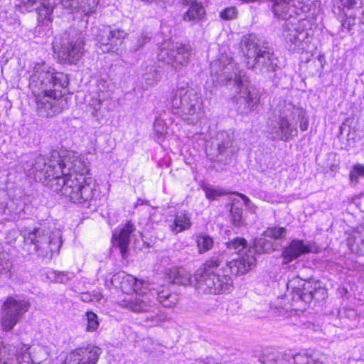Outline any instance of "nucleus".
Listing matches in <instances>:
<instances>
[{"mask_svg":"<svg viewBox=\"0 0 364 364\" xmlns=\"http://www.w3.org/2000/svg\"><path fill=\"white\" fill-rule=\"evenodd\" d=\"M135 230L134 225L127 222L118 235L114 234V245L120 250L122 257L125 258L130 241V235Z\"/></svg>","mask_w":364,"mask_h":364,"instance_id":"nucleus-21","label":"nucleus"},{"mask_svg":"<svg viewBox=\"0 0 364 364\" xmlns=\"http://www.w3.org/2000/svg\"><path fill=\"white\" fill-rule=\"evenodd\" d=\"M360 15L352 12H346V18L342 21V26L348 31H351L355 26L356 19L359 20Z\"/></svg>","mask_w":364,"mask_h":364,"instance_id":"nucleus-43","label":"nucleus"},{"mask_svg":"<svg viewBox=\"0 0 364 364\" xmlns=\"http://www.w3.org/2000/svg\"><path fill=\"white\" fill-rule=\"evenodd\" d=\"M125 35L123 31L104 26L99 28L95 34L97 46L103 53L116 51L122 45Z\"/></svg>","mask_w":364,"mask_h":364,"instance_id":"nucleus-11","label":"nucleus"},{"mask_svg":"<svg viewBox=\"0 0 364 364\" xmlns=\"http://www.w3.org/2000/svg\"><path fill=\"white\" fill-rule=\"evenodd\" d=\"M192 364H221V363H216L212 359H207L206 360H196Z\"/></svg>","mask_w":364,"mask_h":364,"instance_id":"nucleus-54","label":"nucleus"},{"mask_svg":"<svg viewBox=\"0 0 364 364\" xmlns=\"http://www.w3.org/2000/svg\"><path fill=\"white\" fill-rule=\"evenodd\" d=\"M287 234V229L282 227H269L264 232L266 237H270L274 240L283 239Z\"/></svg>","mask_w":364,"mask_h":364,"instance_id":"nucleus-37","label":"nucleus"},{"mask_svg":"<svg viewBox=\"0 0 364 364\" xmlns=\"http://www.w3.org/2000/svg\"><path fill=\"white\" fill-rule=\"evenodd\" d=\"M330 169L333 172H336L338 170V165L333 164L330 166Z\"/></svg>","mask_w":364,"mask_h":364,"instance_id":"nucleus-59","label":"nucleus"},{"mask_svg":"<svg viewBox=\"0 0 364 364\" xmlns=\"http://www.w3.org/2000/svg\"><path fill=\"white\" fill-rule=\"evenodd\" d=\"M255 266V259L250 253L238 257L227 262L226 268L217 272H208L199 275L195 272L196 287L205 294H218L226 293L232 288V282L230 274L242 275Z\"/></svg>","mask_w":364,"mask_h":364,"instance_id":"nucleus-4","label":"nucleus"},{"mask_svg":"<svg viewBox=\"0 0 364 364\" xmlns=\"http://www.w3.org/2000/svg\"><path fill=\"white\" fill-rule=\"evenodd\" d=\"M231 221L234 226L241 227L245 225V220L242 217V208L235 204H232L230 210Z\"/></svg>","mask_w":364,"mask_h":364,"instance_id":"nucleus-34","label":"nucleus"},{"mask_svg":"<svg viewBox=\"0 0 364 364\" xmlns=\"http://www.w3.org/2000/svg\"><path fill=\"white\" fill-rule=\"evenodd\" d=\"M205 15V9L202 4H195L190 6L183 16L185 21H199Z\"/></svg>","mask_w":364,"mask_h":364,"instance_id":"nucleus-30","label":"nucleus"},{"mask_svg":"<svg viewBox=\"0 0 364 364\" xmlns=\"http://www.w3.org/2000/svg\"><path fill=\"white\" fill-rule=\"evenodd\" d=\"M100 105H101V100H97V102L93 104L92 105L94 106V108L95 109H98L100 107Z\"/></svg>","mask_w":364,"mask_h":364,"instance_id":"nucleus-58","label":"nucleus"},{"mask_svg":"<svg viewBox=\"0 0 364 364\" xmlns=\"http://www.w3.org/2000/svg\"><path fill=\"white\" fill-rule=\"evenodd\" d=\"M80 0H61L60 6L68 14H80Z\"/></svg>","mask_w":364,"mask_h":364,"instance_id":"nucleus-39","label":"nucleus"},{"mask_svg":"<svg viewBox=\"0 0 364 364\" xmlns=\"http://www.w3.org/2000/svg\"><path fill=\"white\" fill-rule=\"evenodd\" d=\"M258 53L256 59L248 63L249 69H255L264 75L272 73L278 69L279 60L271 48L264 47Z\"/></svg>","mask_w":364,"mask_h":364,"instance_id":"nucleus-12","label":"nucleus"},{"mask_svg":"<svg viewBox=\"0 0 364 364\" xmlns=\"http://www.w3.org/2000/svg\"><path fill=\"white\" fill-rule=\"evenodd\" d=\"M283 36L289 50L296 51L304 49V44L308 33L306 31L301 28L299 23L286 22Z\"/></svg>","mask_w":364,"mask_h":364,"instance_id":"nucleus-14","label":"nucleus"},{"mask_svg":"<svg viewBox=\"0 0 364 364\" xmlns=\"http://www.w3.org/2000/svg\"><path fill=\"white\" fill-rule=\"evenodd\" d=\"M192 54V48L189 45L174 43L169 40L163 42L158 53L159 60L171 65L177 69L186 65Z\"/></svg>","mask_w":364,"mask_h":364,"instance_id":"nucleus-9","label":"nucleus"},{"mask_svg":"<svg viewBox=\"0 0 364 364\" xmlns=\"http://www.w3.org/2000/svg\"><path fill=\"white\" fill-rule=\"evenodd\" d=\"M53 275V281L57 283H65L69 280L67 274H65L63 272H52Z\"/></svg>","mask_w":364,"mask_h":364,"instance_id":"nucleus-48","label":"nucleus"},{"mask_svg":"<svg viewBox=\"0 0 364 364\" xmlns=\"http://www.w3.org/2000/svg\"><path fill=\"white\" fill-rule=\"evenodd\" d=\"M15 347L0 342V364H16Z\"/></svg>","mask_w":364,"mask_h":364,"instance_id":"nucleus-29","label":"nucleus"},{"mask_svg":"<svg viewBox=\"0 0 364 364\" xmlns=\"http://www.w3.org/2000/svg\"><path fill=\"white\" fill-rule=\"evenodd\" d=\"M98 3L99 0H80V14L87 16L95 13Z\"/></svg>","mask_w":364,"mask_h":364,"instance_id":"nucleus-33","label":"nucleus"},{"mask_svg":"<svg viewBox=\"0 0 364 364\" xmlns=\"http://www.w3.org/2000/svg\"><path fill=\"white\" fill-rule=\"evenodd\" d=\"M258 360L262 364H278L277 357L272 352H267L259 357Z\"/></svg>","mask_w":364,"mask_h":364,"instance_id":"nucleus-46","label":"nucleus"},{"mask_svg":"<svg viewBox=\"0 0 364 364\" xmlns=\"http://www.w3.org/2000/svg\"><path fill=\"white\" fill-rule=\"evenodd\" d=\"M350 181L353 186H355L358 183L359 178L364 177V166L356 164L353 166L350 172Z\"/></svg>","mask_w":364,"mask_h":364,"instance_id":"nucleus-40","label":"nucleus"},{"mask_svg":"<svg viewBox=\"0 0 364 364\" xmlns=\"http://www.w3.org/2000/svg\"><path fill=\"white\" fill-rule=\"evenodd\" d=\"M155 294L127 295L118 301V304L135 313L151 311L154 307Z\"/></svg>","mask_w":364,"mask_h":364,"instance_id":"nucleus-13","label":"nucleus"},{"mask_svg":"<svg viewBox=\"0 0 364 364\" xmlns=\"http://www.w3.org/2000/svg\"><path fill=\"white\" fill-rule=\"evenodd\" d=\"M69 84L67 75L55 70L45 62L36 63L29 78L28 88L35 97L38 114L50 117L55 114V103L62 89Z\"/></svg>","mask_w":364,"mask_h":364,"instance_id":"nucleus-2","label":"nucleus"},{"mask_svg":"<svg viewBox=\"0 0 364 364\" xmlns=\"http://www.w3.org/2000/svg\"><path fill=\"white\" fill-rule=\"evenodd\" d=\"M18 166L36 181L84 207L88 208L99 195L95 181L87 176V159L76 152L54 150L48 158L26 154L20 156Z\"/></svg>","mask_w":364,"mask_h":364,"instance_id":"nucleus-1","label":"nucleus"},{"mask_svg":"<svg viewBox=\"0 0 364 364\" xmlns=\"http://www.w3.org/2000/svg\"><path fill=\"white\" fill-rule=\"evenodd\" d=\"M349 364H364V360L360 359V360H349Z\"/></svg>","mask_w":364,"mask_h":364,"instance_id":"nucleus-57","label":"nucleus"},{"mask_svg":"<svg viewBox=\"0 0 364 364\" xmlns=\"http://www.w3.org/2000/svg\"><path fill=\"white\" fill-rule=\"evenodd\" d=\"M227 249L232 250L235 253H240L242 250L247 248V242L243 237H237L226 242Z\"/></svg>","mask_w":364,"mask_h":364,"instance_id":"nucleus-35","label":"nucleus"},{"mask_svg":"<svg viewBox=\"0 0 364 364\" xmlns=\"http://www.w3.org/2000/svg\"><path fill=\"white\" fill-rule=\"evenodd\" d=\"M255 247L253 248L250 247L247 250L245 254L242 255L240 257H243L247 255V254H252L254 258L255 253L257 252L258 254H264L269 253L274 250V244L271 240H269L265 237H260L256 239L255 240ZM256 260V259H255Z\"/></svg>","mask_w":364,"mask_h":364,"instance_id":"nucleus-27","label":"nucleus"},{"mask_svg":"<svg viewBox=\"0 0 364 364\" xmlns=\"http://www.w3.org/2000/svg\"><path fill=\"white\" fill-rule=\"evenodd\" d=\"M340 134L341 135H346V136H349L351 134V128L350 126L347 123V122L343 123L340 127Z\"/></svg>","mask_w":364,"mask_h":364,"instance_id":"nucleus-51","label":"nucleus"},{"mask_svg":"<svg viewBox=\"0 0 364 364\" xmlns=\"http://www.w3.org/2000/svg\"><path fill=\"white\" fill-rule=\"evenodd\" d=\"M145 282L143 280L137 279L136 278V282L133 285L134 288L132 291H134L136 294H157V300L166 308H171L174 306L178 301V295L175 293H171L169 289L163 288L161 290L158 291L156 293L154 292H146L144 289L146 288L144 287Z\"/></svg>","mask_w":364,"mask_h":364,"instance_id":"nucleus-16","label":"nucleus"},{"mask_svg":"<svg viewBox=\"0 0 364 364\" xmlns=\"http://www.w3.org/2000/svg\"><path fill=\"white\" fill-rule=\"evenodd\" d=\"M54 53L63 63L75 64L83 55L84 41L80 37L70 38L67 34L60 38H55L53 43Z\"/></svg>","mask_w":364,"mask_h":364,"instance_id":"nucleus-7","label":"nucleus"},{"mask_svg":"<svg viewBox=\"0 0 364 364\" xmlns=\"http://www.w3.org/2000/svg\"><path fill=\"white\" fill-rule=\"evenodd\" d=\"M12 267V263L8 258V254L0 250V277H10V271Z\"/></svg>","mask_w":364,"mask_h":364,"instance_id":"nucleus-36","label":"nucleus"},{"mask_svg":"<svg viewBox=\"0 0 364 364\" xmlns=\"http://www.w3.org/2000/svg\"><path fill=\"white\" fill-rule=\"evenodd\" d=\"M29 347L26 345H21V346L16 349L14 353V358H16V364H21L22 362L24 363H34L32 360L30 353H28Z\"/></svg>","mask_w":364,"mask_h":364,"instance_id":"nucleus-32","label":"nucleus"},{"mask_svg":"<svg viewBox=\"0 0 364 364\" xmlns=\"http://www.w3.org/2000/svg\"><path fill=\"white\" fill-rule=\"evenodd\" d=\"M305 117V110L291 102L284 103L279 110V125L284 135L294 136L297 134L299 121Z\"/></svg>","mask_w":364,"mask_h":364,"instance_id":"nucleus-10","label":"nucleus"},{"mask_svg":"<svg viewBox=\"0 0 364 364\" xmlns=\"http://www.w3.org/2000/svg\"><path fill=\"white\" fill-rule=\"evenodd\" d=\"M31 304L28 301L16 297L6 299L1 311L0 324L4 331H11L28 311Z\"/></svg>","mask_w":364,"mask_h":364,"instance_id":"nucleus-8","label":"nucleus"},{"mask_svg":"<svg viewBox=\"0 0 364 364\" xmlns=\"http://www.w3.org/2000/svg\"><path fill=\"white\" fill-rule=\"evenodd\" d=\"M40 0H21L22 4L27 9H33Z\"/></svg>","mask_w":364,"mask_h":364,"instance_id":"nucleus-52","label":"nucleus"},{"mask_svg":"<svg viewBox=\"0 0 364 364\" xmlns=\"http://www.w3.org/2000/svg\"><path fill=\"white\" fill-rule=\"evenodd\" d=\"M57 9V6H54L50 3H41V6L37 9L38 21L42 24H47L52 21V14L54 9Z\"/></svg>","mask_w":364,"mask_h":364,"instance_id":"nucleus-28","label":"nucleus"},{"mask_svg":"<svg viewBox=\"0 0 364 364\" xmlns=\"http://www.w3.org/2000/svg\"><path fill=\"white\" fill-rule=\"evenodd\" d=\"M240 51L245 58L246 65L248 68V63L256 59L259 50L264 48L259 44V40L254 34H249L242 37L240 43Z\"/></svg>","mask_w":364,"mask_h":364,"instance_id":"nucleus-18","label":"nucleus"},{"mask_svg":"<svg viewBox=\"0 0 364 364\" xmlns=\"http://www.w3.org/2000/svg\"><path fill=\"white\" fill-rule=\"evenodd\" d=\"M86 320H87V331H95L97 329L99 326L98 317L96 314L92 311H87L86 313Z\"/></svg>","mask_w":364,"mask_h":364,"instance_id":"nucleus-42","label":"nucleus"},{"mask_svg":"<svg viewBox=\"0 0 364 364\" xmlns=\"http://www.w3.org/2000/svg\"><path fill=\"white\" fill-rule=\"evenodd\" d=\"M196 243L198 252L203 254L213 248L214 242L210 236L205 234H200L196 237Z\"/></svg>","mask_w":364,"mask_h":364,"instance_id":"nucleus-31","label":"nucleus"},{"mask_svg":"<svg viewBox=\"0 0 364 364\" xmlns=\"http://www.w3.org/2000/svg\"><path fill=\"white\" fill-rule=\"evenodd\" d=\"M237 194L238 196H240V197L242 199V200L244 201L245 205L248 206L249 204L251 203L250 200L246 196H245L242 193H237Z\"/></svg>","mask_w":364,"mask_h":364,"instance_id":"nucleus-56","label":"nucleus"},{"mask_svg":"<svg viewBox=\"0 0 364 364\" xmlns=\"http://www.w3.org/2000/svg\"><path fill=\"white\" fill-rule=\"evenodd\" d=\"M136 282V277L124 272L114 274L111 279L110 284L115 288L121 289L123 292L129 294L133 290V285Z\"/></svg>","mask_w":364,"mask_h":364,"instance_id":"nucleus-23","label":"nucleus"},{"mask_svg":"<svg viewBox=\"0 0 364 364\" xmlns=\"http://www.w3.org/2000/svg\"><path fill=\"white\" fill-rule=\"evenodd\" d=\"M272 9L275 16L281 18H286L287 16L292 18L301 10L303 2L301 0H274Z\"/></svg>","mask_w":364,"mask_h":364,"instance_id":"nucleus-17","label":"nucleus"},{"mask_svg":"<svg viewBox=\"0 0 364 364\" xmlns=\"http://www.w3.org/2000/svg\"><path fill=\"white\" fill-rule=\"evenodd\" d=\"M228 254L226 251L214 252L196 272H198L199 275H201V274L208 273V272H217L218 270V268L224 262H225V264L229 262L227 258Z\"/></svg>","mask_w":364,"mask_h":364,"instance_id":"nucleus-22","label":"nucleus"},{"mask_svg":"<svg viewBox=\"0 0 364 364\" xmlns=\"http://www.w3.org/2000/svg\"><path fill=\"white\" fill-rule=\"evenodd\" d=\"M149 39V38L147 36L142 34L138 39L137 43L134 45V49L135 50L140 49L144 44L148 42Z\"/></svg>","mask_w":364,"mask_h":364,"instance_id":"nucleus-50","label":"nucleus"},{"mask_svg":"<svg viewBox=\"0 0 364 364\" xmlns=\"http://www.w3.org/2000/svg\"><path fill=\"white\" fill-rule=\"evenodd\" d=\"M287 288L292 289L294 296L305 302H310V299H306V296H311L313 291L316 289L315 283L306 282L300 278H294L287 283Z\"/></svg>","mask_w":364,"mask_h":364,"instance_id":"nucleus-20","label":"nucleus"},{"mask_svg":"<svg viewBox=\"0 0 364 364\" xmlns=\"http://www.w3.org/2000/svg\"><path fill=\"white\" fill-rule=\"evenodd\" d=\"M102 295L100 293L90 294L89 292L82 293L80 299L84 302H91L94 300H100Z\"/></svg>","mask_w":364,"mask_h":364,"instance_id":"nucleus-47","label":"nucleus"},{"mask_svg":"<svg viewBox=\"0 0 364 364\" xmlns=\"http://www.w3.org/2000/svg\"><path fill=\"white\" fill-rule=\"evenodd\" d=\"M171 103L182 120L188 124H196L204 117L202 100L194 88L178 87Z\"/></svg>","mask_w":364,"mask_h":364,"instance_id":"nucleus-6","label":"nucleus"},{"mask_svg":"<svg viewBox=\"0 0 364 364\" xmlns=\"http://www.w3.org/2000/svg\"><path fill=\"white\" fill-rule=\"evenodd\" d=\"M101 349L95 346H88L77 348L67 356L66 361L68 364H96Z\"/></svg>","mask_w":364,"mask_h":364,"instance_id":"nucleus-15","label":"nucleus"},{"mask_svg":"<svg viewBox=\"0 0 364 364\" xmlns=\"http://www.w3.org/2000/svg\"><path fill=\"white\" fill-rule=\"evenodd\" d=\"M169 279L173 284L179 285H191L196 286L195 278L193 279L191 277V274L183 268L173 269L170 271Z\"/></svg>","mask_w":364,"mask_h":364,"instance_id":"nucleus-25","label":"nucleus"},{"mask_svg":"<svg viewBox=\"0 0 364 364\" xmlns=\"http://www.w3.org/2000/svg\"><path fill=\"white\" fill-rule=\"evenodd\" d=\"M213 77L220 84L233 85L238 95V109L244 114L253 112L259 102L257 89L251 85L246 72L240 69L238 65L227 54L221 55L210 63Z\"/></svg>","mask_w":364,"mask_h":364,"instance_id":"nucleus-3","label":"nucleus"},{"mask_svg":"<svg viewBox=\"0 0 364 364\" xmlns=\"http://www.w3.org/2000/svg\"><path fill=\"white\" fill-rule=\"evenodd\" d=\"M154 129L155 132L157 133V134L159 135V136H164L166 134H167V133L164 132L166 128L164 125V122L161 120H156L154 122Z\"/></svg>","mask_w":364,"mask_h":364,"instance_id":"nucleus-49","label":"nucleus"},{"mask_svg":"<svg viewBox=\"0 0 364 364\" xmlns=\"http://www.w3.org/2000/svg\"><path fill=\"white\" fill-rule=\"evenodd\" d=\"M191 217L186 212H178L175 214L173 223L169 225L171 230L178 234L190 229L191 227Z\"/></svg>","mask_w":364,"mask_h":364,"instance_id":"nucleus-24","label":"nucleus"},{"mask_svg":"<svg viewBox=\"0 0 364 364\" xmlns=\"http://www.w3.org/2000/svg\"><path fill=\"white\" fill-rule=\"evenodd\" d=\"M203 191L205 192V197L210 200H213L218 197L222 196H225L228 193L225 191L219 188H213L209 185H203L202 186Z\"/></svg>","mask_w":364,"mask_h":364,"instance_id":"nucleus-38","label":"nucleus"},{"mask_svg":"<svg viewBox=\"0 0 364 364\" xmlns=\"http://www.w3.org/2000/svg\"><path fill=\"white\" fill-rule=\"evenodd\" d=\"M293 359L295 364H316V359L306 352L296 354Z\"/></svg>","mask_w":364,"mask_h":364,"instance_id":"nucleus-41","label":"nucleus"},{"mask_svg":"<svg viewBox=\"0 0 364 364\" xmlns=\"http://www.w3.org/2000/svg\"><path fill=\"white\" fill-rule=\"evenodd\" d=\"M23 237V250L28 255H36L38 258H51L54 253L59 252L62 245L59 230H50L45 227L21 231Z\"/></svg>","mask_w":364,"mask_h":364,"instance_id":"nucleus-5","label":"nucleus"},{"mask_svg":"<svg viewBox=\"0 0 364 364\" xmlns=\"http://www.w3.org/2000/svg\"><path fill=\"white\" fill-rule=\"evenodd\" d=\"M299 122L300 123V124H299L300 129L302 131H305L307 129V127L309 126V122H308V119L306 116L304 117L303 119H300L299 121Z\"/></svg>","mask_w":364,"mask_h":364,"instance_id":"nucleus-53","label":"nucleus"},{"mask_svg":"<svg viewBox=\"0 0 364 364\" xmlns=\"http://www.w3.org/2000/svg\"><path fill=\"white\" fill-rule=\"evenodd\" d=\"M182 2L183 5L189 6V7L195 4H201L198 0H182Z\"/></svg>","mask_w":364,"mask_h":364,"instance_id":"nucleus-55","label":"nucleus"},{"mask_svg":"<svg viewBox=\"0 0 364 364\" xmlns=\"http://www.w3.org/2000/svg\"><path fill=\"white\" fill-rule=\"evenodd\" d=\"M341 6L346 11L360 15V24L364 25V1L362 0H339Z\"/></svg>","mask_w":364,"mask_h":364,"instance_id":"nucleus-26","label":"nucleus"},{"mask_svg":"<svg viewBox=\"0 0 364 364\" xmlns=\"http://www.w3.org/2000/svg\"><path fill=\"white\" fill-rule=\"evenodd\" d=\"M238 15L237 9L235 7L230 6L225 9L220 13V16L223 20L230 21L236 19Z\"/></svg>","mask_w":364,"mask_h":364,"instance_id":"nucleus-45","label":"nucleus"},{"mask_svg":"<svg viewBox=\"0 0 364 364\" xmlns=\"http://www.w3.org/2000/svg\"><path fill=\"white\" fill-rule=\"evenodd\" d=\"M316 289L313 291V294L311 296H306V299H310V301L312 299H315L316 301L323 300L327 294L326 289L321 287L320 284L315 283Z\"/></svg>","mask_w":364,"mask_h":364,"instance_id":"nucleus-44","label":"nucleus"},{"mask_svg":"<svg viewBox=\"0 0 364 364\" xmlns=\"http://www.w3.org/2000/svg\"><path fill=\"white\" fill-rule=\"evenodd\" d=\"M310 252V247L304 244L303 240L294 239L282 250V257L283 258V264H288Z\"/></svg>","mask_w":364,"mask_h":364,"instance_id":"nucleus-19","label":"nucleus"}]
</instances>
